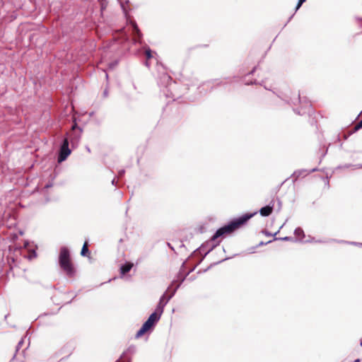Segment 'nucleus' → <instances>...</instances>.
<instances>
[{
	"mask_svg": "<svg viewBox=\"0 0 362 362\" xmlns=\"http://www.w3.org/2000/svg\"><path fill=\"white\" fill-rule=\"evenodd\" d=\"M294 234L296 236V238H298L299 240H302L305 236L304 232L303 229L300 228H296V230H294Z\"/></svg>",
	"mask_w": 362,
	"mask_h": 362,
	"instance_id": "1a4fd4ad",
	"label": "nucleus"
},
{
	"mask_svg": "<svg viewBox=\"0 0 362 362\" xmlns=\"http://www.w3.org/2000/svg\"><path fill=\"white\" fill-rule=\"evenodd\" d=\"M257 214V212H254L252 214H245L243 215L242 216H240L233 221H232L230 223H229L228 225L224 226L219 229L216 230V232L214 233V235L211 238V240L214 241L218 238L222 236L224 234L230 233L233 231H234L235 229L239 228L240 226L246 223L250 218H251L253 216H255Z\"/></svg>",
	"mask_w": 362,
	"mask_h": 362,
	"instance_id": "f257e3e1",
	"label": "nucleus"
},
{
	"mask_svg": "<svg viewBox=\"0 0 362 362\" xmlns=\"http://www.w3.org/2000/svg\"><path fill=\"white\" fill-rule=\"evenodd\" d=\"M359 361H360V359H356L354 362H359Z\"/></svg>",
	"mask_w": 362,
	"mask_h": 362,
	"instance_id": "bb28decb",
	"label": "nucleus"
},
{
	"mask_svg": "<svg viewBox=\"0 0 362 362\" xmlns=\"http://www.w3.org/2000/svg\"><path fill=\"white\" fill-rule=\"evenodd\" d=\"M69 137H66L64 139L63 143L61 146L59 153L58 156V162L62 163L64 161L67 157L71 154V150L69 148V141L70 140L71 144L74 146L77 144L80 139V135H76L73 136L72 134L68 135Z\"/></svg>",
	"mask_w": 362,
	"mask_h": 362,
	"instance_id": "7ed1b4c3",
	"label": "nucleus"
},
{
	"mask_svg": "<svg viewBox=\"0 0 362 362\" xmlns=\"http://www.w3.org/2000/svg\"><path fill=\"white\" fill-rule=\"evenodd\" d=\"M132 267H133V264L129 263V262L122 265V267H120L121 274L124 275L125 274L129 272L131 270V269L132 268Z\"/></svg>",
	"mask_w": 362,
	"mask_h": 362,
	"instance_id": "6e6552de",
	"label": "nucleus"
},
{
	"mask_svg": "<svg viewBox=\"0 0 362 362\" xmlns=\"http://www.w3.org/2000/svg\"><path fill=\"white\" fill-rule=\"evenodd\" d=\"M88 243H87V242H86L83 245V247H82V250L81 252V255L82 256H85L86 255V253H88Z\"/></svg>",
	"mask_w": 362,
	"mask_h": 362,
	"instance_id": "9b49d317",
	"label": "nucleus"
},
{
	"mask_svg": "<svg viewBox=\"0 0 362 362\" xmlns=\"http://www.w3.org/2000/svg\"><path fill=\"white\" fill-rule=\"evenodd\" d=\"M362 128V119L356 125L355 129L356 130Z\"/></svg>",
	"mask_w": 362,
	"mask_h": 362,
	"instance_id": "4468645a",
	"label": "nucleus"
},
{
	"mask_svg": "<svg viewBox=\"0 0 362 362\" xmlns=\"http://www.w3.org/2000/svg\"><path fill=\"white\" fill-rule=\"evenodd\" d=\"M146 66H149V64H148V62H146Z\"/></svg>",
	"mask_w": 362,
	"mask_h": 362,
	"instance_id": "393cba45",
	"label": "nucleus"
},
{
	"mask_svg": "<svg viewBox=\"0 0 362 362\" xmlns=\"http://www.w3.org/2000/svg\"><path fill=\"white\" fill-rule=\"evenodd\" d=\"M146 56L147 59H150L153 57L151 50L149 48H148L146 50Z\"/></svg>",
	"mask_w": 362,
	"mask_h": 362,
	"instance_id": "f8f14e48",
	"label": "nucleus"
},
{
	"mask_svg": "<svg viewBox=\"0 0 362 362\" xmlns=\"http://www.w3.org/2000/svg\"><path fill=\"white\" fill-rule=\"evenodd\" d=\"M23 340H21V341L18 342V346H17V349H18L21 346V345L23 344Z\"/></svg>",
	"mask_w": 362,
	"mask_h": 362,
	"instance_id": "f3484780",
	"label": "nucleus"
},
{
	"mask_svg": "<svg viewBox=\"0 0 362 362\" xmlns=\"http://www.w3.org/2000/svg\"><path fill=\"white\" fill-rule=\"evenodd\" d=\"M51 186H52V185H47L46 188L50 187Z\"/></svg>",
	"mask_w": 362,
	"mask_h": 362,
	"instance_id": "5701e85b",
	"label": "nucleus"
},
{
	"mask_svg": "<svg viewBox=\"0 0 362 362\" xmlns=\"http://www.w3.org/2000/svg\"><path fill=\"white\" fill-rule=\"evenodd\" d=\"M315 170H316V169H313V170H311V172H314V171H315Z\"/></svg>",
	"mask_w": 362,
	"mask_h": 362,
	"instance_id": "cd10ccee",
	"label": "nucleus"
},
{
	"mask_svg": "<svg viewBox=\"0 0 362 362\" xmlns=\"http://www.w3.org/2000/svg\"><path fill=\"white\" fill-rule=\"evenodd\" d=\"M76 126L77 124L75 123L73 126H72V130H74L76 128Z\"/></svg>",
	"mask_w": 362,
	"mask_h": 362,
	"instance_id": "6ab92c4d",
	"label": "nucleus"
},
{
	"mask_svg": "<svg viewBox=\"0 0 362 362\" xmlns=\"http://www.w3.org/2000/svg\"><path fill=\"white\" fill-rule=\"evenodd\" d=\"M164 78H167V79H170V77L169 76H168V75H165Z\"/></svg>",
	"mask_w": 362,
	"mask_h": 362,
	"instance_id": "aec40b11",
	"label": "nucleus"
},
{
	"mask_svg": "<svg viewBox=\"0 0 362 362\" xmlns=\"http://www.w3.org/2000/svg\"><path fill=\"white\" fill-rule=\"evenodd\" d=\"M278 202H279L278 206H279V207H281V201H279V200Z\"/></svg>",
	"mask_w": 362,
	"mask_h": 362,
	"instance_id": "4be33fe9",
	"label": "nucleus"
},
{
	"mask_svg": "<svg viewBox=\"0 0 362 362\" xmlns=\"http://www.w3.org/2000/svg\"><path fill=\"white\" fill-rule=\"evenodd\" d=\"M176 291V289L175 290ZM174 291L171 295L169 296H166L165 293H164L160 298L159 303L156 308L155 313H156L158 315L161 316L162 313H163L164 308L168 303V301L170 300V298L174 296L175 294Z\"/></svg>",
	"mask_w": 362,
	"mask_h": 362,
	"instance_id": "39448f33",
	"label": "nucleus"
},
{
	"mask_svg": "<svg viewBox=\"0 0 362 362\" xmlns=\"http://www.w3.org/2000/svg\"><path fill=\"white\" fill-rule=\"evenodd\" d=\"M330 242H337V243H349V244H351V245L362 246V243H356V242H347V241H344V240H334V239H331Z\"/></svg>",
	"mask_w": 362,
	"mask_h": 362,
	"instance_id": "9d476101",
	"label": "nucleus"
},
{
	"mask_svg": "<svg viewBox=\"0 0 362 362\" xmlns=\"http://www.w3.org/2000/svg\"><path fill=\"white\" fill-rule=\"evenodd\" d=\"M306 0H298V2L296 7V11L299 9V8L301 6V5Z\"/></svg>",
	"mask_w": 362,
	"mask_h": 362,
	"instance_id": "ddd939ff",
	"label": "nucleus"
},
{
	"mask_svg": "<svg viewBox=\"0 0 362 362\" xmlns=\"http://www.w3.org/2000/svg\"><path fill=\"white\" fill-rule=\"evenodd\" d=\"M354 168H355V169H360V168H362V163H361V164H356V165H354Z\"/></svg>",
	"mask_w": 362,
	"mask_h": 362,
	"instance_id": "dca6fc26",
	"label": "nucleus"
},
{
	"mask_svg": "<svg viewBox=\"0 0 362 362\" xmlns=\"http://www.w3.org/2000/svg\"><path fill=\"white\" fill-rule=\"evenodd\" d=\"M160 316L156 313H153L148 320L143 324L142 327L136 334V337H141L145 332L151 329L153 325L160 320Z\"/></svg>",
	"mask_w": 362,
	"mask_h": 362,
	"instance_id": "20e7f679",
	"label": "nucleus"
},
{
	"mask_svg": "<svg viewBox=\"0 0 362 362\" xmlns=\"http://www.w3.org/2000/svg\"><path fill=\"white\" fill-rule=\"evenodd\" d=\"M281 240H290L291 239V238L290 237H284V238H280Z\"/></svg>",
	"mask_w": 362,
	"mask_h": 362,
	"instance_id": "a211bd4d",
	"label": "nucleus"
},
{
	"mask_svg": "<svg viewBox=\"0 0 362 362\" xmlns=\"http://www.w3.org/2000/svg\"><path fill=\"white\" fill-rule=\"evenodd\" d=\"M59 263L60 267L64 271L68 276L72 277L74 276L76 271L71 262L69 251L65 247H62L60 250Z\"/></svg>",
	"mask_w": 362,
	"mask_h": 362,
	"instance_id": "f03ea898",
	"label": "nucleus"
},
{
	"mask_svg": "<svg viewBox=\"0 0 362 362\" xmlns=\"http://www.w3.org/2000/svg\"><path fill=\"white\" fill-rule=\"evenodd\" d=\"M310 242H315V243H328L329 241H326V240H315L314 239H313L312 240H310Z\"/></svg>",
	"mask_w": 362,
	"mask_h": 362,
	"instance_id": "2eb2a0df",
	"label": "nucleus"
},
{
	"mask_svg": "<svg viewBox=\"0 0 362 362\" xmlns=\"http://www.w3.org/2000/svg\"><path fill=\"white\" fill-rule=\"evenodd\" d=\"M112 185H115V179H113L112 181Z\"/></svg>",
	"mask_w": 362,
	"mask_h": 362,
	"instance_id": "412c9836",
	"label": "nucleus"
},
{
	"mask_svg": "<svg viewBox=\"0 0 362 362\" xmlns=\"http://www.w3.org/2000/svg\"><path fill=\"white\" fill-rule=\"evenodd\" d=\"M107 90H105V91H104V95H107Z\"/></svg>",
	"mask_w": 362,
	"mask_h": 362,
	"instance_id": "a878e982",
	"label": "nucleus"
},
{
	"mask_svg": "<svg viewBox=\"0 0 362 362\" xmlns=\"http://www.w3.org/2000/svg\"><path fill=\"white\" fill-rule=\"evenodd\" d=\"M131 24L132 26V33L134 35V40L135 41V42H139V39L141 37V33L135 22H131Z\"/></svg>",
	"mask_w": 362,
	"mask_h": 362,
	"instance_id": "423d86ee",
	"label": "nucleus"
},
{
	"mask_svg": "<svg viewBox=\"0 0 362 362\" xmlns=\"http://www.w3.org/2000/svg\"><path fill=\"white\" fill-rule=\"evenodd\" d=\"M273 211V205H268L260 209L259 213L262 216H269Z\"/></svg>",
	"mask_w": 362,
	"mask_h": 362,
	"instance_id": "0eeeda50",
	"label": "nucleus"
},
{
	"mask_svg": "<svg viewBox=\"0 0 362 362\" xmlns=\"http://www.w3.org/2000/svg\"><path fill=\"white\" fill-rule=\"evenodd\" d=\"M105 74L106 78H108V75H107V74L105 71Z\"/></svg>",
	"mask_w": 362,
	"mask_h": 362,
	"instance_id": "b1692460",
	"label": "nucleus"
},
{
	"mask_svg": "<svg viewBox=\"0 0 362 362\" xmlns=\"http://www.w3.org/2000/svg\"><path fill=\"white\" fill-rule=\"evenodd\" d=\"M361 346H362V340L361 341Z\"/></svg>",
	"mask_w": 362,
	"mask_h": 362,
	"instance_id": "c85d7f7f",
	"label": "nucleus"
}]
</instances>
